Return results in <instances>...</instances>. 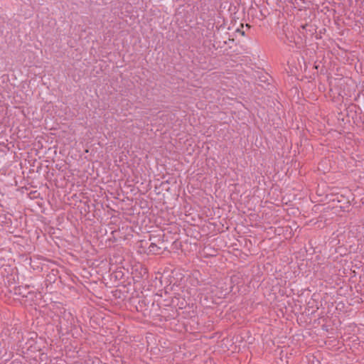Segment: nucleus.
<instances>
[{
	"label": "nucleus",
	"instance_id": "obj_2",
	"mask_svg": "<svg viewBox=\"0 0 364 364\" xmlns=\"http://www.w3.org/2000/svg\"><path fill=\"white\" fill-rule=\"evenodd\" d=\"M161 250V247H158L155 243L151 242L149 247V250L154 254H159V251Z\"/></svg>",
	"mask_w": 364,
	"mask_h": 364
},
{
	"label": "nucleus",
	"instance_id": "obj_1",
	"mask_svg": "<svg viewBox=\"0 0 364 364\" xmlns=\"http://www.w3.org/2000/svg\"><path fill=\"white\" fill-rule=\"evenodd\" d=\"M337 202L339 205L336 207L339 208L343 211H347L350 206V200L343 195H336L333 199V202Z\"/></svg>",
	"mask_w": 364,
	"mask_h": 364
},
{
	"label": "nucleus",
	"instance_id": "obj_3",
	"mask_svg": "<svg viewBox=\"0 0 364 364\" xmlns=\"http://www.w3.org/2000/svg\"><path fill=\"white\" fill-rule=\"evenodd\" d=\"M237 31L238 32H240L242 34V36H245V32L244 31H241L240 29H237Z\"/></svg>",
	"mask_w": 364,
	"mask_h": 364
},
{
	"label": "nucleus",
	"instance_id": "obj_4",
	"mask_svg": "<svg viewBox=\"0 0 364 364\" xmlns=\"http://www.w3.org/2000/svg\"><path fill=\"white\" fill-rule=\"evenodd\" d=\"M355 108H356L355 105H351L350 107H349V109H350L351 110Z\"/></svg>",
	"mask_w": 364,
	"mask_h": 364
}]
</instances>
